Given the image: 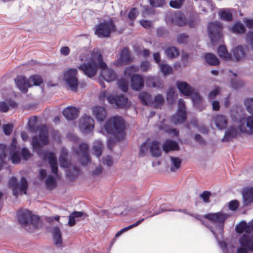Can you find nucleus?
Returning a JSON list of instances; mask_svg holds the SVG:
<instances>
[{"label": "nucleus", "instance_id": "f257e3e1", "mask_svg": "<svg viewBox=\"0 0 253 253\" xmlns=\"http://www.w3.org/2000/svg\"><path fill=\"white\" fill-rule=\"evenodd\" d=\"M104 128L108 133L122 139L124 137V133L126 128L125 121L121 117L117 116L113 117L106 121Z\"/></svg>", "mask_w": 253, "mask_h": 253}, {"label": "nucleus", "instance_id": "f03ea898", "mask_svg": "<svg viewBox=\"0 0 253 253\" xmlns=\"http://www.w3.org/2000/svg\"><path fill=\"white\" fill-rule=\"evenodd\" d=\"M203 217L210 222L208 223L212 228L210 230L216 239L219 247L221 248V241L219 238V236L221 235V211L209 213L203 215Z\"/></svg>", "mask_w": 253, "mask_h": 253}, {"label": "nucleus", "instance_id": "7ed1b4c3", "mask_svg": "<svg viewBox=\"0 0 253 253\" xmlns=\"http://www.w3.org/2000/svg\"><path fill=\"white\" fill-rule=\"evenodd\" d=\"M94 34L99 38L109 37L112 32L116 31V26L111 18L99 23L94 28Z\"/></svg>", "mask_w": 253, "mask_h": 253}, {"label": "nucleus", "instance_id": "20e7f679", "mask_svg": "<svg viewBox=\"0 0 253 253\" xmlns=\"http://www.w3.org/2000/svg\"><path fill=\"white\" fill-rule=\"evenodd\" d=\"M94 59L98 61L99 67L102 69L100 77L104 80L109 83L117 80V74L114 70L107 68V64L103 61L101 54H97Z\"/></svg>", "mask_w": 253, "mask_h": 253}, {"label": "nucleus", "instance_id": "39448f33", "mask_svg": "<svg viewBox=\"0 0 253 253\" xmlns=\"http://www.w3.org/2000/svg\"><path fill=\"white\" fill-rule=\"evenodd\" d=\"M18 220L23 228H26L28 225L37 226L39 220V217L34 215L28 210H22L17 214Z\"/></svg>", "mask_w": 253, "mask_h": 253}, {"label": "nucleus", "instance_id": "423d86ee", "mask_svg": "<svg viewBox=\"0 0 253 253\" xmlns=\"http://www.w3.org/2000/svg\"><path fill=\"white\" fill-rule=\"evenodd\" d=\"M8 185L12 189L13 195L17 197L20 193H23L24 194L27 193L28 185V182L24 177H22L20 183H18L16 177H11L9 181Z\"/></svg>", "mask_w": 253, "mask_h": 253}, {"label": "nucleus", "instance_id": "0eeeda50", "mask_svg": "<svg viewBox=\"0 0 253 253\" xmlns=\"http://www.w3.org/2000/svg\"><path fill=\"white\" fill-rule=\"evenodd\" d=\"M96 56L97 54H92L90 62L87 63H83L78 67L79 69L82 71L84 74L89 78L95 76L98 68H99L98 61L94 59Z\"/></svg>", "mask_w": 253, "mask_h": 253}, {"label": "nucleus", "instance_id": "6e6552de", "mask_svg": "<svg viewBox=\"0 0 253 253\" xmlns=\"http://www.w3.org/2000/svg\"><path fill=\"white\" fill-rule=\"evenodd\" d=\"M73 150L79 157V161L82 165L85 166L91 162V158L88 153L89 147L87 143H81L79 148H73Z\"/></svg>", "mask_w": 253, "mask_h": 253}, {"label": "nucleus", "instance_id": "1a4fd4ad", "mask_svg": "<svg viewBox=\"0 0 253 253\" xmlns=\"http://www.w3.org/2000/svg\"><path fill=\"white\" fill-rule=\"evenodd\" d=\"M77 69L71 68L66 71L64 74V79L70 88L73 91H77L78 86V80L77 77Z\"/></svg>", "mask_w": 253, "mask_h": 253}, {"label": "nucleus", "instance_id": "9d476101", "mask_svg": "<svg viewBox=\"0 0 253 253\" xmlns=\"http://www.w3.org/2000/svg\"><path fill=\"white\" fill-rule=\"evenodd\" d=\"M208 32L212 44L214 45L221 37V23L211 22L209 23Z\"/></svg>", "mask_w": 253, "mask_h": 253}, {"label": "nucleus", "instance_id": "9b49d317", "mask_svg": "<svg viewBox=\"0 0 253 253\" xmlns=\"http://www.w3.org/2000/svg\"><path fill=\"white\" fill-rule=\"evenodd\" d=\"M247 117L239 124V130L241 133L253 135V114Z\"/></svg>", "mask_w": 253, "mask_h": 253}, {"label": "nucleus", "instance_id": "f8f14e48", "mask_svg": "<svg viewBox=\"0 0 253 253\" xmlns=\"http://www.w3.org/2000/svg\"><path fill=\"white\" fill-rule=\"evenodd\" d=\"M79 127L82 133H88L94 128V120L90 117L84 115L80 119Z\"/></svg>", "mask_w": 253, "mask_h": 253}, {"label": "nucleus", "instance_id": "ddd939ff", "mask_svg": "<svg viewBox=\"0 0 253 253\" xmlns=\"http://www.w3.org/2000/svg\"><path fill=\"white\" fill-rule=\"evenodd\" d=\"M107 100L110 104H114L118 108H122L126 106L128 102L127 98L124 94L119 95H110Z\"/></svg>", "mask_w": 253, "mask_h": 253}, {"label": "nucleus", "instance_id": "4468645a", "mask_svg": "<svg viewBox=\"0 0 253 253\" xmlns=\"http://www.w3.org/2000/svg\"><path fill=\"white\" fill-rule=\"evenodd\" d=\"M230 116L234 122L239 124L244 120V109L241 105L233 106L230 110Z\"/></svg>", "mask_w": 253, "mask_h": 253}, {"label": "nucleus", "instance_id": "2eb2a0df", "mask_svg": "<svg viewBox=\"0 0 253 253\" xmlns=\"http://www.w3.org/2000/svg\"><path fill=\"white\" fill-rule=\"evenodd\" d=\"M169 17L171 23L175 25L183 26L187 24L186 18L181 12L171 13Z\"/></svg>", "mask_w": 253, "mask_h": 253}, {"label": "nucleus", "instance_id": "dca6fc26", "mask_svg": "<svg viewBox=\"0 0 253 253\" xmlns=\"http://www.w3.org/2000/svg\"><path fill=\"white\" fill-rule=\"evenodd\" d=\"M176 85L179 92L185 96H190L194 93V89L186 82L177 81Z\"/></svg>", "mask_w": 253, "mask_h": 253}, {"label": "nucleus", "instance_id": "f3484780", "mask_svg": "<svg viewBox=\"0 0 253 253\" xmlns=\"http://www.w3.org/2000/svg\"><path fill=\"white\" fill-rule=\"evenodd\" d=\"M144 84L143 77L139 74H134L131 77V88L136 91L141 89Z\"/></svg>", "mask_w": 253, "mask_h": 253}, {"label": "nucleus", "instance_id": "a211bd4d", "mask_svg": "<svg viewBox=\"0 0 253 253\" xmlns=\"http://www.w3.org/2000/svg\"><path fill=\"white\" fill-rule=\"evenodd\" d=\"M133 58L131 56L129 50L127 47L123 48L120 53V58L117 60L118 64H128L132 62Z\"/></svg>", "mask_w": 253, "mask_h": 253}, {"label": "nucleus", "instance_id": "6ab92c4d", "mask_svg": "<svg viewBox=\"0 0 253 253\" xmlns=\"http://www.w3.org/2000/svg\"><path fill=\"white\" fill-rule=\"evenodd\" d=\"M14 82L19 89L24 93L27 92L28 87H30L29 79L27 80L26 78L23 76H18L14 79Z\"/></svg>", "mask_w": 253, "mask_h": 253}, {"label": "nucleus", "instance_id": "aec40b11", "mask_svg": "<svg viewBox=\"0 0 253 253\" xmlns=\"http://www.w3.org/2000/svg\"><path fill=\"white\" fill-rule=\"evenodd\" d=\"M78 109L74 106H68L63 111V115L68 120H74L79 116Z\"/></svg>", "mask_w": 253, "mask_h": 253}, {"label": "nucleus", "instance_id": "412c9836", "mask_svg": "<svg viewBox=\"0 0 253 253\" xmlns=\"http://www.w3.org/2000/svg\"><path fill=\"white\" fill-rule=\"evenodd\" d=\"M146 83L147 86L156 88H162L164 86L163 81L158 77H148Z\"/></svg>", "mask_w": 253, "mask_h": 253}, {"label": "nucleus", "instance_id": "4be33fe9", "mask_svg": "<svg viewBox=\"0 0 253 253\" xmlns=\"http://www.w3.org/2000/svg\"><path fill=\"white\" fill-rule=\"evenodd\" d=\"M92 111L98 121H104L106 115V110L104 107L99 106H94L92 108Z\"/></svg>", "mask_w": 253, "mask_h": 253}, {"label": "nucleus", "instance_id": "5701e85b", "mask_svg": "<svg viewBox=\"0 0 253 253\" xmlns=\"http://www.w3.org/2000/svg\"><path fill=\"white\" fill-rule=\"evenodd\" d=\"M163 149L167 153L171 151L179 150V146L175 141L167 139L163 143Z\"/></svg>", "mask_w": 253, "mask_h": 253}, {"label": "nucleus", "instance_id": "b1692460", "mask_svg": "<svg viewBox=\"0 0 253 253\" xmlns=\"http://www.w3.org/2000/svg\"><path fill=\"white\" fill-rule=\"evenodd\" d=\"M238 128L236 127L231 126L227 128L225 131L223 138H222L223 141H228L233 138H235L238 134Z\"/></svg>", "mask_w": 253, "mask_h": 253}, {"label": "nucleus", "instance_id": "393cba45", "mask_svg": "<svg viewBox=\"0 0 253 253\" xmlns=\"http://www.w3.org/2000/svg\"><path fill=\"white\" fill-rule=\"evenodd\" d=\"M47 158L48 160V163L51 167L52 172L57 174L58 172V167L57 159L54 154L52 152H49L47 154Z\"/></svg>", "mask_w": 253, "mask_h": 253}, {"label": "nucleus", "instance_id": "a878e982", "mask_svg": "<svg viewBox=\"0 0 253 253\" xmlns=\"http://www.w3.org/2000/svg\"><path fill=\"white\" fill-rule=\"evenodd\" d=\"M186 119V112L177 111L176 113L173 115L171 119V122L175 125L182 124Z\"/></svg>", "mask_w": 253, "mask_h": 253}, {"label": "nucleus", "instance_id": "bb28decb", "mask_svg": "<svg viewBox=\"0 0 253 253\" xmlns=\"http://www.w3.org/2000/svg\"><path fill=\"white\" fill-rule=\"evenodd\" d=\"M159 142L156 140H153L149 145V149L151 155L154 157H158L161 155V151L159 146Z\"/></svg>", "mask_w": 253, "mask_h": 253}, {"label": "nucleus", "instance_id": "cd10ccee", "mask_svg": "<svg viewBox=\"0 0 253 253\" xmlns=\"http://www.w3.org/2000/svg\"><path fill=\"white\" fill-rule=\"evenodd\" d=\"M48 131L45 126H42L39 129V137L42 145L48 143Z\"/></svg>", "mask_w": 253, "mask_h": 253}, {"label": "nucleus", "instance_id": "c85d7f7f", "mask_svg": "<svg viewBox=\"0 0 253 253\" xmlns=\"http://www.w3.org/2000/svg\"><path fill=\"white\" fill-rule=\"evenodd\" d=\"M232 54L236 61H238L246 55L245 51L242 45H238L232 50Z\"/></svg>", "mask_w": 253, "mask_h": 253}, {"label": "nucleus", "instance_id": "c756f323", "mask_svg": "<svg viewBox=\"0 0 253 253\" xmlns=\"http://www.w3.org/2000/svg\"><path fill=\"white\" fill-rule=\"evenodd\" d=\"M250 222L247 223L245 221H241L236 226L235 229L238 233L241 234L243 232H246L247 233H251V229L250 226Z\"/></svg>", "mask_w": 253, "mask_h": 253}, {"label": "nucleus", "instance_id": "7c9ffc66", "mask_svg": "<svg viewBox=\"0 0 253 253\" xmlns=\"http://www.w3.org/2000/svg\"><path fill=\"white\" fill-rule=\"evenodd\" d=\"M139 98L144 105H151L153 104L152 96L146 92H141L139 94Z\"/></svg>", "mask_w": 253, "mask_h": 253}, {"label": "nucleus", "instance_id": "2f4dec72", "mask_svg": "<svg viewBox=\"0 0 253 253\" xmlns=\"http://www.w3.org/2000/svg\"><path fill=\"white\" fill-rule=\"evenodd\" d=\"M204 58L206 62L211 66H216L219 64L217 57L213 54L207 53L205 54Z\"/></svg>", "mask_w": 253, "mask_h": 253}, {"label": "nucleus", "instance_id": "473e14b6", "mask_svg": "<svg viewBox=\"0 0 253 253\" xmlns=\"http://www.w3.org/2000/svg\"><path fill=\"white\" fill-rule=\"evenodd\" d=\"M80 168L77 166H73L72 169H68L66 171V176L71 180L75 179L80 173Z\"/></svg>", "mask_w": 253, "mask_h": 253}, {"label": "nucleus", "instance_id": "72a5a7b5", "mask_svg": "<svg viewBox=\"0 0 253 253\" xmlns=\"http://www.w3.org/2000/svg\"><path fill=\"white\" fill-rule=\"evenodd\" d=\"M230 29L233 33L238 34H243L246 32L245 27L240 21L236 22Z\"/></svg>", "mask_w": 253, "mask_h": 253}, {"label": "nucleus", "instance_id": "f704fd0d", "mask_svg": "<svg viewBox=\"0 0 253 253\" xmlns=\"http://www.w3.org/2000/svg\"><path fill=\"white\" fill-rule=\"evenodd\" d=\"M29 83L30 87L32 86V85L39 86L43 83V79L40 75H34L29 77Z\"/></svg>", "mask_w": 253, "mask_h": 253}, {"label": "nucleus", "instance_id": "c9c22d12", "mask_svg": "<svg viewBox=\"0 0 253 253\" xmlns=\"http://www.w3.org/2000/svg\"><path fill=\"white\" fill-rule=\"evenodd\" d=\"M165 54L170 58H174L179 54V51L175 46H170L167 48L165 50Z\"/></svg>", "mask_w": 253, "mask_h": 253}, {"label": "nucleus", "instance_id": "e433bc0d", "mask_svg": "<svg viewBox=\"0 0 253 253\" xmlns=\"http://www.w3.org/2000/svg\"><path fill=\"white\" fill-rule=\"evenodd\" d=\"M53 240L56 246L60 245L62 243L61 234L60 229L58 227H55L52 231Z\"/></svg>", "mask_w": 253, "mask_h": 253}, {"label": "nucleus", "instance_id": "4c0bfd02", "mask_svg": "<svg viewBox=\"0 0 253 253\" xmlns=\"http://www.w3.org/2000/svg\"><path fill=\"white\" fill-rule=\"evenodd\" d=\"M93 154L96 157L99 158L102 153V143L100 141L95 142L92 148Z\"/></svg>", "mask_w": 253, "mask_h": 253}, {"label": "nucleus", "instance_id": "58836bf2", "mask_svg": "<svg viewBox=\"0 0 253 253\" xmlns=\"http://www.w3.org/2000/svg\"><path fill=\"white\" fill-rule=\"evenodd\" d=\"M37 121V119L36 116L32 117L29 119L28 127L30 131L36 132L40 129L36 125Z\"/></svg>", "mask_w": 253, "mask_h": 253}, {"label": "nucleus", "instance_id": "ea45409f", "mask_svg": "<svg viewBox=\"0 0 253 253\" xmlns=\"http://www.w3.org/2000/svg\"><path fill=\"white\" fill-rule=\"evenodd\" d=\"M170 159L172 165L170 168V170L174 172L180 167L181 161L177 157H170Z\"/></svg>", "mask_w": 253, "mask_h": 253}, {"label": "nucleus", "instance_id": "a19ab883", "mask_svg": "<svg viewBox=\"0 0 253 253\" xmlns=\"http://www.w3.org/2000/svg\"><path fill=\"white\" fill-rule=\"evenodd\" d=\"M244 104L247 111L251 114H253V98H246L244 100Z\"/></svg>", "mask_w": 253, "mask_h": 253}, {"label": "nucleus", "instance_id": "79ce46f5", "mask_svg": "<svg viewBox=\"0 0 253 253\" xmlns=\"http://www.w3.org/2000/svg\"><path fill=\"white\" fill-rule=\"evenodd\" d=\"M139 71V67L135 65H131L127 67L124 73L126 76L131 77L133 73Z\"/></svg>", "mask_w": 253, "mask_h": 253}, {"label": "nucleus", "instance_id": "37998d69", "mask_svg": "<svg viewBox=\"0 0 253 253\" xmlns=\"http://www.w3.org/2000/svg\"><path fill=\"white\" fill-rule=\"evenodd\" d=\"M233 19L232 14L230 9L222 8V20L229 22Z\"/></svg>", "mask_w": 253, "mask_h": 253}, {"label": "nucleus", "instance_id": "c03bdc74", "mask_svg": "<svg viewBox=\"0 0 253 253\" xmlns=\"http://www.w3.org/2000/svg\"><path fill=\"white\" fill-rule=\"evenodd\" d=\"M9 154L13 164H18L20 163L21 162V155L19 150L10 153Z\"/></svg>", "mask_w": 253, "mask_h": 253}, {"label": "nucleus", "instance_id": "a18cd8bd", "mask_svg": "<svg viewBox=\"0 0 253 253\" xmlns=\"http://www.w3.org/2000/svg\"><path fill=\"white\" fill-rule=\"evenodd\" d=\"M243 198L244 204L245 205L247 206L253 202V197L246 190L243 192Z\"/></svg>", "mask_w": 253, "mask_h": 253}, {"label": "nucleus", "instance_id": "49530a36", "mask_svg": "<svg viewBox=\"0 0 253 253\" xmlns=\"http://www.w3.org/2000/svg\"><path fill=\"white\" fill-rule=\"evenodd\" d=\"M175 89L173 87H170L167 91V99L169 103L172 104L174 101Z\"/></svg>", "mask_w": 253, "mask_h": 253}, {"label": "nucleus", "instance_id": "de8ad7c7", "mask_svg": "<svg viewBox=\"0 0 253 253\" xmlns=\"http://www.w3.org/2000/svg\"><path fill=\"white\" fill-rule=\"evenodd\" d=\"M187 214H188L192 217H194L196 219L200 220L202 223V224L204 225L205 226H206L209 230L212 229L211 227L210 226V224L208 223V222L203 219V218H204L203 215L202 216L200 214H193L191 213H187Z\"/></svg>", "mask_w": 253, "mask_h": 253}, {"label": "nucleus", "instance_id": "09e8293b", "mask_svg": "<svg viewBox=\"0 0 253 253\" xmlns=\"http://www.w3.org/2000/svg\"><path fill=\"white\" fill-rule=\"evenodd\" d=\"M14 127L12 123H8L2 126V129L4 134L5 135H9L11 134Z\"/></svg>", "mask_w": 253, "mask_h": 253}, {"label": "nucleus", "instance_id": "8fccbe9b", "mask_svg": "<svg viewBox=\"0 0 253 253\" xmlns=\"http://www.w3.org/2000/svg\"><path fill=\"white\" fill-rule=\"evenodd\" d=\"M7 149L9 154L19 150V148L17 146V140L16 138H13L10 144Z\"/></svg>", "mask_w": 253, "mask_h": 253}, {"label": "nucleus", "instance_id": "3c124183", "mask_svg": "<svg viewBox=\"0 0 253 253\" xmlns=\"http://www.w3.org/2000/svg\"><path fill=\"white\" fill-rule=\"evenodd\" d=\"M160 71L165 75L170 74L172 71L171 67L167 64H160Z\"/></svg>", "mask_w": 253, "mask_h": 253}, {"label": "nucleus", "instance_id": "603ef678", "mask_svg": "<svg viewBox=\"0 0 253 253\" xmlns=\"http://www.w3.org/2000/svg\"><path fill=\"white\" fill-rule=\"evenodd\" d=\"M118 85L123 92H127L128 90L127 82L124 79H121L118 82Z\"/></svg>", "mask_w": 253, "mask_h": 253}, {"label": "nucleus", "instance_id": "864d4df0", "mask_svg": "<svg viewBox=\"0 0 253 253\" xmlns=\"http://www.w3.org/2000/svg\"><path fill=\"white\" fill-rule=\"evenodd\" d=\"M189 36L185 33L179 34L177 37V42L179 44H184L187 42Z\"/></svg>", "mask_w": 253, "mask_h": 253}, {"label": "nucleus", "instance_id": "5fc2aeb1", "mask_svg": "<svg viewBox=\"0 0 253 253\" xmlns=\"http://www.w3.org/2000/svg\"><path fill=\"white\" fill-rule=\"evenodd\" d=\"M230 85L232 88L238 89L244 85V83L241 81L232 79L230 82Z\"/></svg>", "mask_w": 253, "mask_h": 253}, {"label": "nucleus", "instance_id": "6e6d98bb", "mask_svg": "<svg viewBox=\"0 0 253 253\" xmlns=\"http://www.w3.org/2000/svg\"><path fill=\"white\" fill-rule=\"evenodd\" d=\"M191 96L193 105L194 106H196L197 104H199L201 103L202 101V98L198 92L194 91V93Z\"/></svg>", "mask_w": 253, "mask_h": 253}, {"label": "nucleus", "instance_id": "4d7b16f0", "mask_svg": "<svg viewBox=\"0 0 253 253\" xmlns=\"http://www.w3.org/2000/svg\"><path fill=\"white\" fill-rule=\"evenodd\" d=\"M211 195V192L208 191H204L200 195V197L203 200V201L206 203H210V198Z\"/></svg>", "mask_w": 253, "mask_h": 253}, {"label": "nucleus", "instance_id": "13d9d810", "mask_svg": "<svg viewBox=\"0 0 253 253\" xmlns=\"http://www.w3.org/2000/svg\"><path fill=\"white\" fill-rule=\"evenodd\" d=\"M7 149L5 145L0 144V161L2 162L6 158Z\"/></svg>", "mask_w": 253, "mask_h": 253}, {"label": "nucleus", "instance_id": "bf43d9fd", "mask_svg": "<svg viewBox=\"0 0 253 253\" xmlns=\"http://www.w3.org/2000/svg\"><path fill=\"white\" fill-rule=\"evenodd\" d=\"M154 101L155 104V106L157 107H158L159 106L162 105L165 102L163 95L160 94L155 96Z\"/></svg>", "mask_w": 253, "mask_h": 253}, {"label": "nucleus", "instance_id": "052dcab7", "mask_svg": "<svg viewBox=\"0 0 253 253\" xmlns=\"http://www.w3.org/2000/svg\"><path fill=\"white\" fill-rule=\"evenodd\" d=\"M150 5L153 7L163 6L165 4V0H149Z\"/></svg>", "mask_w": 253, "mask_h": 253}, {"label": "nucleus", "instance_id": "680f3d73", "mask_svg": "<svg viewBox=\"0 0 253 253\" xmlns=\"http://www.w3.org/2000/svg\"><path fill=\"white\" fill-rule=\"evenodd\" d=\"M149 148V146H148L147 145V141L143 143L140 146V156L141 157L144 156L147 154Z\"/></svg>", "mask_w": 253, "mask_h": 253}, {"label": "nucleus", "instance_id": "e2e57ef3", "mask_svg": "<svg viewBox=\"0 0 253 253\" xmlns=\"http://www.w3.org/2000/svg\"><path fill=\"white\" fill-rule=\"evenodd\" d=\"M140 70L142 72H146L151 68V64L148 61H143L140 66Z\"/></svg>", "mask_w": 253, "mask_h": 253}, {"label": "nucleus", "instance_id": "0e129e2a", "mask_svg": "<svg viewBox=\"0 0 253 253\" xmlns=\"http://www.w3.org/2000/svg\"><path fill=\"white\" fill-rule=\"evenodd\" d=\"M60 166L64 168H68L71 165V163L68 161V158H59Z\"/></svg>", "mask_w": 253, "mask_h": 253}, {"label": "nucleus", "instance_id": "69168bd1", "mask_svg": "<svg viewBox=\"0 0 253 253\" xmlns=\"http://www.w3.org/2000/svg\"><path fill=\"white\" fill-rule=\"evenodd\" d=\"M102 163L108 167H111L113 164V158L110 156H106L102 158Z\"/></svg>", "mask_w": 253, "mask_h": 253}, {"label": "nucleus", "instance_id": "338daca9", "mask_svg": "<svg viewBox=\"0 0 253 253\" xmlns=\"http://www.w3.org/2000/svg\"><path fill=\"white\" fill-rule=\"evenodd\" d=\"M21 156L23 160L27 161L31 157V154L27 148H23L21 150Z\"/></svg>", "mask_w": 253, "mask_h": 253}, {"label": "nucleus", "instance_id": "774afa93", "mask_svg": "<svg viewBox=\"0 0 253 253\" xmlns=\"http://www.w3.org/2000/svg\"><path fill=\"white\" fill-rule=\"evenodd\" d=\"M247 42L250 44L253 50V31H249L246 35Z\"/></svg>", "mask_w": 253, "mask_h": 253}]
</instances>
